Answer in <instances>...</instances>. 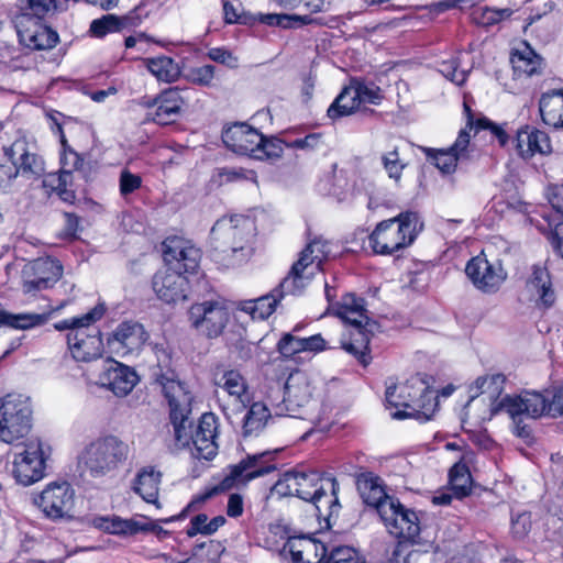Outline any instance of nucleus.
<instances>
[{"label":"nucleus","instance_id":"nucleus-1","mask_svg":"<svg viewBox=\"0 0 563 563\" xmlns=\"http://www.w3.org/2000/svg\"><path fill=\"white\" fill-rule=\"evenodd\" d=\"M210 239L214 260L225 267H239L255 253L256 225L242 214L222 217L211 228Z\"/></svg>","mask_w":563,"mask_h":563},{"label":"nucleus","instance_id":"nucleus-2","mask_svg":"<svg viewBox=\"0 0 563 563\" xmlns=\"http://www.w3.org/2000/svg\"><path fill=\"white\" fill-rule=\"evenodd\" d=\"M477 398L487 402L490 417L501 412L510 418H516L519 413H527L531 418L563 415V389L532 390L526 391L523 396L504 394L503 389H486L472 396L471 401Z\"/></svg>","mask_w":563,"mask_h":563},{"label":"nucleus","instance_id":"nucleus-3","mask_svg":"<svg viewBox=\"0 0 563 563\" xmlns=\"http://www.w3.org/2000/svg\"><path fill=\"white\" fill-rule=\"evenodd\" d=\"M335 481L324 478L316 471L290 470L285 472L272 487V494L279 497L296 496L311 503L321 514L323 500L331 507L338 506L336 497L327 494L328 489L335 494Z\"/></svg>","mask_w":563,"mask_h":563},{"label":"nucleus","instance_id":"nucleus-4","mask_svg":"<svg viewBox=\"0 0 563 563\" xmlns=\"http://www.w3.org/2000/svg\"><path fill=\"white\" fill-rule=\"evenodd\" d=\"M422 229L417 212H400L376 224L368 236L369 246L377 255H394L413 244Z\"/></svg>","mask_w":563,"mask_h":563},{"label":"nucleus","instance_id":"nucleus-5","mask_svg":"<svg viewBox=\"0 0 563 563\" xmlns=\"http://www.w3.org/2000/svg\"><path fill=\"white\" fill-rule=\"evenodd\" d=\"M275 451H263L255 454H247L238 464L229 467V474L216 486L209 488L203 494L194 497V499L183 510L186 512L197 509L208 499L220 493L227 492L233 487L246 486L251 481L267 475L276 470Z\"/></svg>","mask_w":563,"mask_h":563},{"label":"nucleus","instance_id":"nucleus-6","mask_svg":"<svg viewBox=\"0 0 563 563\" xmlns=\"http://www.w3.org/2000/svg\"><path fill=\"white\" fill-rule=\"evenodd\" d=\"M333 313L347 327V332L341 339V347L365 364L372 324L364 300L353 294H346L333 308Z\"/></svg>","mask_w":563,"mask_h":563},{"label":"nucleus","instance_id":"nucleus-7","mask_svg":"<svg viewBox=\"0 0 563 563\" xmlns=\"http://www.w3.org/2000/svg\"><path fill=\"white\" fill-rule=\"evenodd\" d=\"M129 445L114 435L99 438L81 451L78 463L93 478L113 474L129 456Z\"/></svg>","mask_w":563,"mask_h":563},{"label":"nucleus","instance_id":"nucleus-8","mask_svg":"<svg viewBox=\"0 0 563 563\" xmlns=\"http://www.w3.org/2000/svg\"><path fill=\"white\" fill-rule=\"evenodd\" d=\"M386 389L385 408L391 419H416L428 421L438 409V394L435 389Z\"/></svg>","mask_w":563,"mask_h":563},{"label":"nucleus","instance_id":"nucleus-9","mask_svg":"<svg viewBox=\"0 0 563 563\" xmlns=\"http://www.w3.org/2000/svg\"><path fill=\"white\" fill-rule=\"evenodd\" d=\"M30 396L12 390L0 397V441L15 444L27 435L32 428Z\"/></svg>","mask_w":563,"mask_h":563},{"label":"nucleus","instance_id":"nucleus-10","mask_svg":"<svg viewBox=\"0 0 563 563\" xmlns=\"http://www.w3.org/2000/svg\"><path fill=\"white\" fill-rule=\"evenodd\" d=\"M329 253V244L323 240H313L300 253L296 263H294L290 273L283 279L278 286L282 297L287 295H300L311 282L316 273L321 269L322 262Z\"/></svg>","mask_w":563,"mask_h":563},{"label":"nucleus","instance_id":"nucleus-11","mask_svg":"<svg viewBox=\"0 0 563 563\" xmlns=\"http://www.w3.org/2000/svg\"><path fill=\"white\" fill-rule=\"evenodd\" d=\"M57 114H49L51 130L59 139L60 143V170L57 174H52L45 179V185L52 187L59 198L71 203L75 200V192L71 189L73 185V172L77 170L82 165V158L74 151L64 134L62 124L58 122Z\"/></svg>","mask_w":563,"mask_h":563},{"label":"nucleus","instance_id":"nucleus-12","mask_svg":"<svg viewBox=\"0 0 563 563\" xmlns=\"http://www.w3.org/2000/svg\"><path fill=\"white\" fill-rule=\"evenodd\" d=\"M8 163L0 164V186L22 175H40L44 162L37 153V146L25 136L18 137L11 145L3 146Z\"/></svg>","mask_w":563,"mask_h":563},{"label":"nucleus","instance_id":"nucleus-13","mask_svg":"<svg viewBox=\"0 0 563 563\" xmlns=\"http://www.w3.org/2000/svg\"><path fill=\"white\" fill-rule=\"evenodd\" d=\"M51 453V446L41 439L25 442L23 451L14 455L12 475L15 481L23 486H30L44 478Z\"/></svg>","mask_w":563,"mask_h":563},{"label":"nucleus","instance_id":"nucleus-14","mask_svg":"<svg viewBox=\"0 0 563 563\" xmlns=\"http://www.w3.org/2000/svg\"><path fill=\"white\" fill-rule=\"evenodd\" d=\"M382 516L388 532L400 541L420 543V520L416 511L406 508L396 498L382 507Z\"/></svg>","mask_w":563,"mask_h":563},{"label":"nucleus","instance_id":"nucleus-15","mask_svg":"<svg viewBox=\"0 0 563 563\" xmlns=\"http://www.w3.org/2000/svg\"><path fill=\"white\" fill-rule=\"evenodd\" d=\"M74 498L75 490L69 483L52 482L40 494L34 495L33 504L47 519L56 521L70 516Z\"/></svg>","mask_w":563,"mask_h":563},{"label":"nucleus","instance_id":"nucleus-16","mask_svg":"<svg viewBox=\"0 0 563 563\" xmlns=\"http://www.w3.org/2000/svg\"><path fill=\"white\" fill-rule=\"evenodd\" d=\"M169 407V422L176 444L186 448L190 444L191 405L194 396L189 389H164Z\"/></svg>","mask_w":563,"mask_h":563},{"label":"nucleus","instance_id":"nucleus-17","mask_svg":"<svg viewBox=\"0 0 563 563\" xmlns=\"http://www.w3.org/2000/svg\"><path fill=\"white\" fill-rule=\"evenodd\" d=\"M188 314L192 328L208 338L219 336L229 321V311L220 301L195 303Z\"/></svg>","mask_w":563,"mask_h":563},{"label":"nucleus","instance_id":"nucleus-18","mask_svg":"<svg viewBox=\"0 0 563 563\" xmlns=\"http://www.w3.org/2000/svg\"><path fill=\"white\" fill-rule=\"evenodd\" d=\"M275 398H282L276 405L277 415H287L314 421L319 419L322 406L313 399L309 389H273Z\"/></svg>","mask_w":563,"mask_h":563},{"label":"nucleus","instance_id":"nucleus-19","mask_svg":"<svg viewBox=\"0 0 563 563\" xmlns=\"http://www.w3.org/2000/svg\"><path fill=\"white\" fill-rule=\"evenodd\" d=\"M63 275L59 261L52 257L36 258L23 269L22 288L25 294H33L53 287Z\"/></svg>","mask_w":563,"mask_h":563},{"label":"nucleus","instance_id":"nucleus-20","mask_svg":"<svg viewBox=\"0 0 563 563\" xmlns=\"http://www.w3.org/2000/svg\"><path fill=\"white\" fill-rule=\"evenodd\" d=\"M467 277L473 285L483 292L494 294L498 291L507 279V272L500 261L490 263L487 258L478 255L468 261L465 267Z\"/></svg>","mask_w":563,"mask_h":563},{"label":"nucleus","instance_id":"nucleus-21","mask_svg":"<svg viewBox=\"0 0 563 563\" xmlns=\"http://www.w3.org/2000/svg\"><path fill=\"white\" fill-rule=\"evenodd\" d=\"M42 18L20 15L15 20L20 43L30 49H49L57 41V33L41 21Z\"/></svg>","mask_w":563,"mask_h":563},{"label":"nucleus","instance_id":"nucleus-22","mask_svg":"<svg viewBox=\"0 0 563 563\" xmlns=\"http://www.w3.org/2000/svg\"><path fill=\"white\" fill-rule=\"evenodd\" d=\"M163 246L164 262L167 267L184 275L196 272L201 258L199 249L178 238L167 239Z\"/></svg>","mask_w":563,"mask_h":563},{"label":"nucleus","instance_id":"nucleus-23","mask_svg":"<svg viewBox=\"0 0 563 563\" xmlns=\"http://www.w3.org/2000/svg\"><path fill=\"white\" fill-rule=\"evenodd\" d=\"M219 419L212 412H205L192 431L190 427V443L194 444L192 455L196 459L211 460L218 452Z\"/></svg>","mask_w":563,"mask_h":563},{"label":"nucleus","instance_id":"nucleus-24","mask_svg":"<svg viewBox=\"0 0 563 563\" xmlns=\"http://www.w3.org/2000/svg\"><path fill=\"white\" fill-rule=\"evenodd\" d=\"M152 287L157 298L166 303H177L188 298V278L181 272H175L169 267L154 275Z\"/></svg>","mask_w":563,"mask_h":563},{"label":"nucleus","instance_id":"nucleus-25","mask_svg":"<svg viewBox=\"0 0 563 563\" xmlns=\"http://www.w3.org/2000/svg\"><path fill=\"white\" fill-rule=\"evenodd\" d=\"M280 555L291 563H325L328 558L327 547L309 537H291L284 544Z\"/></svg>","mask_w":563,"mask_h":563},{"label":"nucleus","instance_id":"nucleus-26","mask_svg":"<svg viewBox=\"0 0 563 563\" xmlns=\"http://www.w3.org/2000/svg\"><path fill=\"white\" fill-rule=\"evenodd\" d=\"M150 335L137 321L126 320L119 323L108 338V345L117 353L125 354L142 350Z\"/></svg>","mask_w":563,"mask_h":563},{"label":"nucleus","instance_id":"nucleus-27","mask_svg":"<svg viewBox=\"0 0 563 563\" xmlns=\"http://www.w3.org/2000/svg\"><path fill=\"white\" fill-rule=\"evenodd\" d=\"M68 349L78 362H90L102 355L103 342L97 329L79 328L67 334Z\"/></svg>","mask_w":563,"mask_h":563},{"label":"nucleus","instance_id":"nucleus-28","mask_svg":"<svg viewBox=\"0 0 563 563\" xmlns=\"http://www.w3.org/2000/svg\"><path fill=\"white\" fill-rule=\"evenodd\" d=\"M470 132L466 129H462L452 146L441 150H429L428 156L443 174H452L460 162L466 161L470 157Z\"/></svg>","mask_w":563,"mask_h":563},{"label":"nucleus","instance_id":"nucleus-29","mask_svg":"<svg viewBox=\"0 0 563 563\" xmlns=\"http://www.w3.org/2000/svg\"><path fill=\"white\" fill-rule=\"evenodd\" d=\"M222 141L232 152L254 158L260 151L262 133L246 123H234L223 131Z\"/></svg>","mask_w":563,"mask_h":563},{"label":"nucleus","instance_id":"nucleus-30","mask_svg":"<svg viewBox=\"0 0 563 563\" xmlns=\"http://www.w3.org/2000/svg\"><path fill=\"white\" fill-rule=\"evenodd\" d=\"M95 527L111 533L121 536H134L142 531H151L155 525L146 517H133L122 519L120 517H98L93 520Z\"/></svg>","mask_w":563,"mask_h":563},{"label":"nucleus","instance_id":"nucleus-31","mask_svg":"<svg viewBox=\"0 0 563 563\" xmlns=\"http://www.w3.org/2000/svg\"><path fill=\"white\" fill-rule=\"evenodd\" d=\"M183 107L184 99L179 90L167 89L155 99L154 110L151 115L156 123L168 124L177 119Z\"/></svg>","mask_w":563,"mask_h":563},{"label":"nucleus","instance_id":"nucleus-32","mask_svg":"<svg viewBox=\"0 0 563 563\" xmlns=\"http://www.w3.org/2000/svg\"><path fill=\"white\" fill-rule=\"evenodd\" d=\"M517 150L523 158L533 156L534 154H547L551 151V142L547 133L525 128L518 131Z\"/></svg>","mask_w":563,"mask_h":563},{"label":"nucleus","instance_id":"nucleus-33","mask_svg":"<svg viewBox=\"0 0 563 563\" xmlns=\"http://www.w3.org/2000/svg\"><path fill=\"white\" fill-rule=\"evenodd\" d=\"M137 383L139 375L135 369L113 358L104 361L101 387H120L121 385L135 387Z\"/></svg>","mask_w":563,"mask_h":563},{"label":"nucleus","instance_id":"nucleus-34","mask_svg":"<svg viewBox=\"0 0 563 563\" xmlns=\"http://www.w3.org/2000/svg\"><path fill=\"white\" fill-rule=\"evenodd\" d=\"M539 111L544 124L563 130V89L543 93L539 101Z\"/></svg>","mask_w":563,"mask_h":563},{"label":"nucleus","instance_id":"nucleus-35","mask_svg":"<svg viewBox=\"0 0 563 563\" xmlns=\"http://www.w3.org/2000/svg\"><path fill=\"white\" fill-rule=\"evenodd\" d=\"M510 63L517 77H529L541 69L542 59L529 44L522 42L512 49Z\"/></svg>","mask_w":563,"mask_h":563},{"label":"nucleus","instance_id":"nucleus-36","mask_svg":"<svg viewBox=\"0 0 563 563\" xmlns=\"http://www.w3.org/2000/svg\"><path fill=\"white\" fill-rule=\"evenodd\" d=\"M143 64L148 73L161 82H175L181 75L179 64L169 56L159 55L144 58Z\"/></svg>","mask_w":563,"mask_h":563},{"label":"nucleus","instance_id":"nucleus-37","mask_svg":"<svg viewBox=\"0 0 563 563\" xmlns=\"http://www.w3.org/2000/svg\"><path fill=\"white\" fill-rule=\"evenodd\" d=\"M272 420L271 410L264 402H253L243 419V437L260 435Z\"/></svg>","mask_w":563,"mask_h":563},{"label":"nucleus","instance_id":"nucleus-38","mask_svg":"<svg viewBox=\"0 0 563 563\" xmlns=\"http://www.w3.org/2000/svg\"><path fill=\"white\" fill-rule=\"evenodd\" d=\"M527 288L531 291L545 307L554 303L555 294L552 289L550 274L547 268L534 266L527 282Z\"/></svg>","mask_w":563,"mask_h":563},{"label":"nucleus","instance_id":"nucleus-39","mask_svg":"<svg viewBox=\"0 0 563 563\" xmlns=\"http://www.w3.org/2000/svg\"><path fill=\"white\" fill-rule=\"evenodd\" d=\"M378 478L374 477H363L357 482V489L363 501L374 507L379 517L382 516V507L387 504V501H395L396 498L388 496L384 488L377 483Z\"/></svg>","mask_w":563,"mask_h":563},{"label":"nucleus","instance_id":"nucleus-40","mask_svg":"<svg viewBox=\"0 0 563 563\" xmlns=\"http://www.w3.org/2000/svg\"><path fill=\"white\" fill-rule=\"evenodd\" d=\"M282 298V292L275 288L271 294L242 302L241 310L254 320H265L275 311Z\"/></svg>","mask_w":563,"mask_h":563},{"label":"nucleus","instance_id":"nucleus-41","mask_svg":"<svg viewBox=\"0 0 563 563\" xmlns=\"http://www.w3.org/2000/svg\"><path fill=\"white\" fill-rule=\"evenodd\" d=\"M159 483L161 473L147 467L136 475L133 488L146 503L155 504L158 498Z\"/></svg>","mask_w":563,"mask_h":563},{"label":"nucleus","instance_id":"nucleus-42","mask_svg":"<svg viewBox=\"0 0 563 563\" xmlns=\"http://www.w3.org/2000/svg\"><path fill=\"white\" fill-rule=\"evenodd\" d=\"M360 98L354 85L345 87L328 109V115L336 119L352 114L360 108Z\"/></svg>","mask_w":563,"mask_h":563},{"label":"nucleus","instance_id":"nucleus-43","mask_svg":"<svg viewBox=\"0 0 563 563\" xmlns=\"http://www.w3.org/2000/svg\"><path fill=\"white\" fill-rule=\"evenodd\" d=\"M125 30L121 15L103 14L98 19H93L89 25V34L91 37L103 38L108 34L119 33Z\"/></svg>","mask_w":563,"mask_h":563},{"label":"nucleus","instance_id":"nucleus-44","mask_svg":"<svg viewBox=\"0 0 563 563\" xmlns=\"http://www.w3.org/2000/svg\"><path fill=\"white\" fill-rule=\"evenodd\" d=\"M450 488L455 498L462 499L472 490V476L465 464H455L449 473Z\"/></svg>","mask_w":563,"mask_h":563},{"label":"nucleus","instance_id":"nucleus-45","mask_svg":"<svg viewBox=\"0 0 563 563\" xmlns=\"http://www.w3.org/2000/svg\"><path fill=\"white\" fill-rule=\"evenodd\" d=\"M214 181L220 185L252 183L257 187V176L254 170L242 167H222L214 175Z\"/></svg>","mask_w":563,"mask_h":563},{"label":"nucleus","instance_id":"nucleus-46","mask_svg":"<svg viewBox=\"0 0 563 563\" xmlns=\"http://www.w3.org/2000/svg\"><path fill=\"white\" fill-rule=\"evenodd\" d=\"M104 312L106 308L102 305H98L80 317H74L70 319H65L56 322L54 324V328L57 331L69 330V332H73L79 328H88L92 323L100 320L103 317Z\"/></svg>","mask_w":563,"mask_h":563},{"label":"nucleus","instance_id":"nucleus-47","mask_svg":"<svg viewBox=\"0 0 563 563\" xmlns=\"http://www.w3.org/2000/svg\"><path fill=\"white\" fill-rule=\"evenodd\" d=\"M464 112L466 115V131H471L473 128L476 131L488 130L493 136H495L499 143V145L504 146L508 142V135L505 130L500 126L488 120L487 118H479L474 121V117L472 114L471 108L467 102H464Z\"/></svg>","mask_w":563,"mask_h":563},{"label":"nucleus","instance_id":"nucleus-48","mask_svg":"<svg viewBox=\"0 0 563 563\" xmlns=\"http://www.w3.org/2000/svg\"><path fill=\"white\" fill-rule=\"evenodd\" d=\"M511 14L510 9L477 7L471 12V19L475 24L488 27L508 19Z\"/></svg>","mask_w":563,"mask_h":563},{"label":"nucleus","instance_id":"nucleus-49","mask_svg":"<svg viewBox=\"0 0 563 563\" xmlns=\"http://www.w3.org/2000/svg\"><path fill=\"white\" fill-rule=\"evenodd\" d=\"M380 159L388 177L398 184L401 179L402 172L407 166V163L400 156L399 147L395 145L390 150L384 152Z\"/></svg>","mask_w":563,"mask_h":563},{"label":"nucleus","instance_id":"nucleus-50","mask_svg":"<svg viewBox=\"0 0 563 563\" xmlns=\"http://www.w3.org/2000/svg\"><path fill=\"white\" fill-rule=\"evenodd\" d=\"M155 10V2L142 0L132 10L121 15L125 30L140 26Z\"/></svg>","mask_w":563,"mask_h":563},{"label":"nucleus","instance_id":"nucleus-51","mask_svg":"<svg viewBox=\"0 0 563 563\" xmlns=\"http://www.w3.org/2000/svg\"><path fill=\"white\" fill-rule=\"evenodd\" d=\"M275 2L288 10L302 9L310 16L314 13L328 11L331 4L329 0H275Z\"/></svg>","mask_w":563,"mask_h":563},{"label":"nucleus","instance_id":"nucleus-52","mask_svg":"<svg viewBox=\"0 0 563 563\" xmlns=\"http://www.w3.org/2000/svg\"><path fill=\"white\" fill-rule=\"evenodd\" d=\"M180 563H219V544L213 541L200 543L192 555Z\"/></svg>","mask_w":563,"mask_h":563},{"label":"nucleus","instance_id":"nucleus-53","mask_svg":"<svg viewBox=\"0 0 563 563\" xmlns=\"http://www.w3.org/2000/svg\"><path fill=\"white\" fill-rule=\"evenodd\" d=\"M263 22L269 25H279L283 27H294L316 22L310 14H266Z\"/></svg>","mask_w":563,"mask_h":563},{"label":"nucleus","instance_id":"nucleus-54","mask_svg":"<svg viewBox=\"0 0 563 563\" xmlns=\"http://www.w3.org/2000/svg\"><path fill=\"white\" fill-rule=\"evenodd\" d=\"M213 383L216 387H245V380L238 371L222 366L214 369Z\"/></svg>","mask_w":563,"mask_h":563},{"label":"nucleus","instance_id":"nucleus-55","mask_svg":"<svg viewBox=\"0 0 563 563\" xmlns=\"http://www.w3.org/2000/svg\"><path fill=\"white\" fill-rule=\"evenodd\" d=\"M254 158L256 159H274L278 158L283 154V143L278 139H265L262 135L261 145H258Z\"/></svg>","mask_w":563,"mask_h":563},{"label":"nucleus","instance_id":"nucleus-56","mask_svg":"<svg viewBox=\"0 0 563 563\" xmlns=\"http://www.w3.org/2000/svg\"><path fill=\"white\" fill-rule=\"evenodd\" d=\"M325 563H366V561L354 549L339 547L331 550Z\"/></svg>","mask_w":563,"mask_h":563},{"label":"nucleus","instance_id":"nucleus-57","mask_svg":"<svg viewBox=\"0 0 563 563\" xmlns=\"http://www.w3.org/2000/svg\"><path fill=\"white\" fill-rule=\"evenodd\" d=\"M152 43L161 47H165L167 45L165 41L156 40L144 32H137L135 34L129 35L124 40V46L126 49L137 48L142 53H145L146 46H148Z\"/></svg>","mask_w":563,"mask_h":563},{"label":"nucleus","instance_id":"nucleus-58","mask_svg":"<svg viewBox=\"0 0 563 563\" xmlns=\"http://www.w3.org/2000/svg\"><path fill=\"white\" fill-rule=\"evenodd\" d=\"M214 66L202 65L190 68L185 75L186 79L195 85L210 86L214 78Z\"/></svg>","mask_w":563,"mask_h":563},{"label":"nucleus","instance_id":"nucleus-59","mask_svg":"<svg viewBox=\"0 0 563 563\" xmlns=\"http://www.w3.org/2000/svg\"><path fill=\"white\" fill-rule=\"evenodd\" d=\"M142 186V177L137 174H133L130 169L124 168L120 173L119 178V190L122 197H128L129 195L139 190Z\"/></svg>","mask_w":563,"mask_h":563},{"label":"nucleus","instance_id":"nucleus-60","mask_svg":"<svg viewBox=\"0 0 563 563\" xmlns=\"http://www.w3.org/2000/svg\"><path fill=\"white\" fill-rule=\"evenodd\" d=\"M440 73L456 85H462L466 80L468 74L465 69H459V57L444 60L440 65Z\"/></svg>","mask_w":563,"mask_h":563},{"label":"nucleus","instance_id":"nucleus-61","mask_svg":"<svg viewBox=\"0 0 563 563\" xmlns=\"http://www.w3.org/2000/svg\"><path fill=\"white\" fill-rule=\"evenodd\" d=\"M278 351L285 357H294L302 353V338L286 333L278 342Z\"/></svg>","mask_w":563,"mask_h":563},{"label":"nucleus","instance_id":"nucleus-62","mask_svg":"<svg viewBox=\"0 0 563 563\" xmlns=\"http://www.w3.org/2000/svg\"><path fill=\"white\" fill-rule=\"evenodd\" d=\"M357 91L360 103L377 104L382 99L380 89L373 84H356L354 85Z\"/></svg>","mask_w":563,"mask_h":563},{"label":"nucleus","instance_id":"nucleus-63","mask_svg":"<svg viewBox=\"0 0 563 563\" xmlns=\"http://www.w3.org/2000/svg\"><path fill=\"white\" fill-rule=\"evenodd\" d=\"M207 55L211 60L230 68H235L239 65L238 57L224 47H212L208 51Z\"/></svg>","mask_w":563,"mask_h":563},{"label":"nucleus","instance_id":"nucleus-64","mask_svg":"<svg viewBox=\"0 0 563 563\" xmlns=\"http://www.w3.org/2000/svg\"><path fill=\"white\" fill-rule=\"evenodd\" d=\"M531 528V518L528 512L518 514L511 519V530L515 537L523 538Z\"/></svg>","mask_w":563,"mask_h":563}]
</instances>
